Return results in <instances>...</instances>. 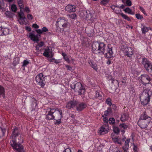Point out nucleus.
I'll return each instance as SVG.
<instances>
[{
	"label": "nucleus",
	"mask_w": 152,
	"mask_h": 152,
	"mask_svg": "<svg viewBox=\"0 0 152 152\" xmlns=\"http://www.w3.org/2000/svg\"><path fill=\"white\" fill-rule=\"evenodd\" d=\"M10 138V144L14 150L16 152H24L23 147L21 144L23 142V137L18 128L13 129Z\"/></svg>",
	"instance_id": "1"
},
{
	"label": "nucleus",
	"mask_w": 152,
	"mask_h": 152,
	"mask_svg": "<svg viewBox=\"0 0 152 152\" xmlns=\"http://www.w3.org/2000/svg\"><path fill=\"white\" fill-rule=\"evenodd\" d=\"M92 50L96 54H104L106 50V45L103 42H94L92 44Z\"/></svg>",
	"instance_id": "2"
},
{
	"label": "nucleus",
	"mask_w": 152,
	"mask_h": 152,
	"mask_svg": "<svg viewBox=\"0 0 152 152\" xmlns=\"http://www.w3.org/2000/svg\"><path fill=\"white\" fill-rule=\"evenodd\" d=\"M152 95V92L151 90L145 89L140 95V99L141 104L143 105H146L148 104Z\"/></svg>",
	"instance_id": "3"
},
{
	"label": "nucleus",
	"mask_w": 152,
	"mask_h": 152,
	"mask_svg": "<svg viewBox=\"0 0 152 152\" xmlns=\"http://www.w3.org/2000/svg\"><path fill=\"white\" fill-rule=\"evenodd\" d=\"M54 119L56 121L54 123L55 125H59L61 123V119L63 117L62 110L60 109H55Z\"/></svg>",
	"instance_id": "4"
},
{
	"label": "nucleus",
	"mask_w": 152,
	"mask_h": 152,
	"mask_svg": "<svg viewBox=\"0 0 152 152\" xmlns=\"http://www.w3.org/2000/svg\"><path fill=\"white\" fill-rule=\"evenodd\" d=\"M57 23L59 27L63 30L68 28L69 26L68 20H66L64 17L58 18Z\"/></svg>",
	"instance_id": "5"
},
{
	"label": "nucleus",
	"mask_w": 152,
	"mask_h": 152,
	"mask_svg": "<svg viewBox=\"0 0 152 152\" xmlns=\"http://www.w3.org/2000/svg\"><path fill=\"white\" fill-rule=\"evenodd\" d=\"M120 48L125 55L128 57H130L133 54V50L132 48L128 46L125 43H123L120 46Z\"/></svg>",
	"instance_id": "6"
},
{
	"label": "nucleus",
	"mask_w": 152,
	"mask_h": 152,
	"mask_svg": "<svg viewBox=\"0 0 152 152\" xmlns=\"http://www.w3.org/2000/svg\"><path fill=\"white\" fill-rule=\"evenodd\" d=\"M72 89H74L75 91H78L80 94H83L85 92V90L83 87L82 84L79 82H75L72 83L71 85Z\"/></svg>",
	"instance_id": "7"
},
{
	"label": "nucleus",
	"mask_w": 152,
	"mask_h": 152,
	"mask_svg": "<svg viewBox=\"0 0 152 152\" xmlns=\"http://www.w3.org/2000/svg\"><path fill=\"white\" fill-rule=\"evenodd\" d=\"M36 31L38 33V34L35 35L32 33L29 34L28 37L33 41L38 42L39 40V38L41 37L40 34L43 33L42 29H38L36 30Z\"/></svg>",
	"instance_id": "8"
},
{
	"label": "nucleus",
	"mask_w": 152,
	"mask_h": 152,
	"mask_svg": "<svg viewBox=\"0 0 152 152\" xmlns=\"http://www.w3.org/2000/svg\"><path fill=\"white\" fill-rule=\"evenodd\" d=\"M44 77L43 74L40 73L37 75L35 78V80L37 84L42 88L43 87L45 84Z\"/></svg>",
	"instance_id": "9"
},
{
	"label": "nucleus",
	"mask_w": 152,
	"mask_h": 152,
	"mask_svg": "<svg viewBox=\"0 0 152 152\" xmlns=\"http://www.w3.org/2000/svg\"><path fill=\"white\" fill-rule=\"evenodd\" d=\"M142 63L146 71L152 73V65L147 59L143 58Z\"/></svg>",
	"instance_id": "10"
},
{
	"label": "nucleus",
	"mask_w": 152,
	"mask_h": 152,
	"mask_svg": "<svg viewBox=\"0 0 152 152\" xmlns=\"http://www.w3.org/2000/svg\"><path fill=\"white\" fill-rule=\"evenodd\" d=\"M140 80L142 83L146 85L148 84L151 80V78L149 76L146 74H143L140 76Z\"/></svg>",
	"instance_id": "11"
},
{
	"label": "nucleus",
	"mask_w": 152,
	"mask_h": 152,
	"mask_svg": "<svg viewBox=\"0 0 152 152\" xmlns=\"http://www.w3.org/2000/svg\"><path fill=\"white\" fill-rule=\"evenodd\" d=\"M44 50L43 55L45 56L48 58L50 57H52L53 56V53L51 47H48L45 48Z\"/></svg>",
	"instance_id": "12"
},
{
	"label": "nucleus",
	"mask_w": 152,
	"mask_h": 152,
	"mask_svg": "<svg viewBox=\"0 0 152 152\" xmlns=\"http://www.w3.org/2000/svg\"><path fill=\"white\" fill-rule=\"evenodd\" d=\"M109 130V126L107 124H104L99 129L98 133L101 134H104L107 133Z\"/></svg>",
	"instance_id": "13"
},
{
	"label": "nucleus",
	"mask_w": 152,
	"mask_h": 152,
	"mask_svg": "<svg viewBox=\"0 0 152 152\" xmlns=\"http://www.w3.org/2000/svg\"><path fill=\"white\" fill-rule=\"evenodd\" d=\"M114 7V11L116 14H119L120 13V15L125 20H127L128 21H130L131 19L127 15L124 14L123 13H121V10L120 9V8L118 7H115L113 6Z\"/></svg>",
	"instance_id": "14"
},
{
	"label": "nucleus",
	"mask_w": 152,
	"mask_h": 152,
	"mask_svg": "<svg viewBox=\"0 0 152 152\" xmlns=\"http://www.w3.org/2000/svg\"><path fill=\"white\" fill-rule=\"evenodd\" d=\"M150 122V121L139 119L137 123L141 128L145 129L147 127Z\"/></svg>",
	"instance_id": "15"
},
{
	"label": "nucleus",
	"mask_w": 152,
	"mask_h": 152,
	"mask_svg": "<svg viewBox=\"0 0 152 152\" xmlns=\"http://www.w3.org/2000/svg\"><path fill=\"white\" fill-rule=\"evenodd\" d=\"M107 48L108 49L107 50V52L106 53V51H105L104 54H105L107 58H110L113 56V52L112 51V48L110 44H108L107 45Z\"/></svg>",
	"instance_id": "16"
},
{
	"label": "nucleus",
	"mask_w": 152,
	"mask_h": 152,
	"mask_svg": "<svg viewBox=\"0 0 152 152\" xmlns=\"http://www.w3.org/2000/svg\"><path fill=\"white\" fill-rule=\"evenodd\" d=\"M48 112L46 118L48 120L54 119L55 109L49 108L48 109Z\"/></svg>",
	"instance_id": "17"
},
{
	"label": "nucleus",
	"mask_w": 152,
	"mask_h": 152,
	"mask_svg": "<svg viewBox=\"0 0 152 152\" xmlns=\"http://www.w3.org/2000/svg\"><path fill=\"white\" fill-rule=\"evenodd\" d=\"M22 10H20V11L18 13L19 19H18V20L20 24L21 25H23L25 24V20L26 18L25 17L24 14L23 12L22 11Z\"/></svg>",
	"instance_id": "18"
},
{
	"label": "nucleus",
	"mask_w": 152,
	"mask_h": 152,
	"mask_svg": "<svg viewBox=\"0 0 152 152\" xmlns=\"http://www.w3.org/2000/svg\"><path fill=\"white\" fill-rule=\"evenodd\" d=\"M78 104V102L72 100L68 102L66 104V107L68 109H71L75 107Z\"/></svg>",
	"instance_id": "19"
},
{
	"label": "nucleus",
	"mask_w": 152,
	"mask_h": 152,
	"mask_svg": "<svg viewBox=\"0 0 152 152\" xmlns=\"http://www.w3.org/2000/svg\"><path fill=\"white\" fill-rule=\"evenodd\" d=\"M76 8L75 5L69 4L66 6L65 10L69 12H74L76 11Z\"/></svg>",
	"instance_id": "20"
},
{
	"label": "nucleus",
	"mask_w": 152,
	"mask_h": 152,
	"mask_svg": "<svg viewBox=\"0 0 152 152\" xmlns=\"http://www.w3.org/2000/svg\"><path fill=\"white\" fill-rule=\"evenodd\" d=\"M139 119L147 120L148 121H151V118L150 116H148L146 112H144L140 115Z\"/></svg>",
	"instance_id": "21"
},
{
	"label": "nucleus",
	"mask_w": 152,
	"mask_h": 152,
	"mask_svg": "<svg viewBox=\"0 0 152 152\" xmlns=\"http://www.w3.org/2000/svg\"><path fill=\"white\" fill-rule=\"evenodd\" d=\"M76 106L77 110L78 111H81L86 107V105L85 104L83 103H79L78 102V104Z\"/></svg>",
	"instance_id": "22"
},
{
	"label": "nucleus",
	"mask_w": 152,
	"mask_h": 152,
	"mask_svg": "<svg viewBox=\"0 0 152 152\" xmlns=\"http://www.w3.org/2000/svg\"><path fill=\"white\" fill-rule=\"evenodd\" d=\"M130 141V138H127L125 141L124 145L123 147V148L124 151H126L129 148V144Z\"/></svg>",
	"instance_id": "23"
},
{
	"label": "nucleus",
	"mask_w": 152,
	"mask_h": 152,
	"mask_svg": "<svg viewBox=\"0 0 152 152\" xmlns=\"http://www.w3.org/2000/svg\"><path fill=\"white\" fill-rule=\"evenodd\" d=\"M109 152H120L119 148L114 145H112L109 149Z\"/></svg>",
	"instance_id": "24"
},
{
	"label": "nucleus",
	"mask_w": 152,
	"mask_h": 152,
	"mask_svg": "<svg viewBox=\"0 0 152 152\" xmlns=\"http://www.w3.org/2000/svg\"><path fill=\"white\" fill-rule=\"evenodd\" d=\"M129 118V115L127 113H123L121 115L120 119L122 121H124L127 120Z\"/></svg>",
	"instance_id": "25"
},
{
	"label": "nucleus",
	"mask_w": 152,
	"mask_h": 152,
	"mask_svg": "<svg viewBox=\"0 0 152 152\" xmlns=\"http://www.w3.org/2000/svg\"><path fill=\"white\" fill-rule=\"evenodd\" d=\"M96 97L99 99H102V92L99 91H96Z\"/></svg>",
	"instance_id": "26"
},
{
	"label": "nucleus",
	"mask_w": 152,
	"mask_h": 152,
	"mask_svg": "<svg viewBox=\"0 0 152 152\" xmlns=\"http://www.w3.org/2000/svg\"><path fill=\"white\" fill-rule=\"evenodd\" d=\"M125 12L128 14L133 15L134 14V12H132V10L129 7H127L124 10Z\"/></svg>",
	"instance_id": "27"
},
{
	"label": "nucleus",
	"mask_w": 152,
	"mask_h": 152,
	"mask_svg": "<svg viewBox=\"0 0 152 152\" xmlns=\"http://www.w3.org/2000/svg\"><path fill=\"white\" fill-rule=\"evenodd\" d=\"M5 132V129L0 127V138L4 136Z\"/></svg>",
	"instance_id": "28"
},
{
	"label": "nucleus",
	"mask_w": 152,
	"mask_h": 152,
	"mask_svg": "<svg viewBox=\"0 0 152 152\" xmlns=\"http://www.w3.org/2000/svg\"><path fill=\"white\" fill-rule=\"evenodd\" d=\"M67 16L68 18L72 20L75 19L77 17V15L75 13L68 14L67 15Z\"/></svg>",
	"instance_id": "29"
},
{
	"label": "nucleus",
	"mask_w": 152,
	"mask_h": 152,
	"mask_svg": "<svg viewBox=\"0 0 152 152\" xmlns=\"http://www.w3.org/2000/svg\"><path fill=\"white\" fill-rule=\"evenodd\" d=\"M112 140L115 143L120 145L121 144V140L120 138L118 137H114L112 138Z\"/></svg>",
	"instance_id": "30"
},
{
	"label": "nucleus",
	"mask_w": 152,
	"mask_h": 152,
	"mask_svg": "<svg viewBox=\"0 0 152 152\" xmlns=\"http://www.w3.org/2000/svg\"><path fill=\"white\" fill-rule=\"evenodd\" d=\"M61 54L65 60L68 63H70V61L66 54L65 53L63 52Z\"/></svg>",
	"instance_id": "31"
},
{
	"label": "nucleus",
	"mask_w": 152,
	"mask_h": 152,
	"mask_svg": "<svg viewBox=\"0 0 152 152\" xmlns=\"http://www.w3.org/2000/svg\"><path fill=\"white\" fill-rule=\"evenodd\" d=\"M18 4L20 7V10L23 9V3L22 0H17Z\"/></svg>",
	"instance_id": "32"
},
{
	"label": "nucleus",
	"mask_w": 152,
	"mask_h": 152,
	"mask_svg": "<svg viewBox=\"0 0 152 152\" xmlns=\"http://www.w3.org/2000/svg\"><path fill=\"white\" fill-rule=\"evenodd\" d=\"M44 43L43 42H40L38 43V45L36 46V50H39L40 48L42 47L44 45Z\"/></svg>",
	"instance_id": "33"
},
{
	"label": "nucleus",
	"mask_w": 152,
	"mask_h": 152,
	"mask_svg": "<svg viewBox=\"0 0 152 152\" xmlns=\"http://www.w3.org/2000/svg\"><path fill=\"white\" fill-rule=\"evenodd\" d=\"M150 28L147 27L145 26H143L141 28V30L142 33L145 34L146 32H148L149 29Z\"/></svg>",
	"instance_id": "34"
},
{
	"label": "nucleus",
	"mask_w": 152,
	"mask_h": 152,
	"mask_svg": "<svg viewBox=\"0 0 152 152\" xmlns=\"http://www.w3.org/2000/svg\"><path fill=\"white\" fill-rule=\"evenodd\" d=\"M2 31L3 35H7L9 34V29L7 28H2Z\"/></svg>",
	"instance_id": "35"
},
{
	"label": "nucleus",
	"mask_w": 152,
	"mask_h": 152,
	"mask_svg": "<svg viewBox=\"0 0 152 152\" xmlns=\"http://www.w3.org/2000/svg\"><path fill=\"white\" fill-rule=\"evenodd\" d=\"M19 63V59L18 58H14L13 64L14 66H16Z\"/></svg>",
	"instance_id": "36"
},
{
	"label": "nucleus",
	"mask_w": 152,
	"mask_h": 152,
	"mask_svg": "<svg viewBox=\"0 0 152 152\" xmlns=\"http://www.w3.org/2000/svg\"><path fill=\"white\" fill-rule=\"evenodd\" d=\"M5 14L8 18H11L12 16V13L9 11H7L5 12Z\"/></svg>",
	"instance_id": "37"
},
{
	"label": "nucleus",
	"mask_w": 152,
	"mask_h": 152,
	"mask_svg": "<svg viewBox=\"0 0 152 152\" xmlns=\"http://www.w3.org/2000/svg\"><path fill=\"white\" fill-rule=\"evenodd\" d=\"M11 9L12 11L15 12L16 11L17 7L15 5L12 4L11 6Z\"/></svg>",
	"instance_id": "38"
},
{
	"label": "nucleus",
	"mask_w": 152,
	"mask_h": 152,
	"mask_svg": "<svg viewBox=\"0 0 152 152\" xmlns=\"http://www.w3.org/2000/svg\"><path fill=\"white\" fill-rule=\"evenodd\" d=\"M120 127L121 129H125L128 127V126L125 124H122L120 125Z\"/></svg>",
	"instance_id": "39"
},
{
	"label": "nucleus",
	"mask_w": 152,
	"mask_h": 152,
	"mask_svg": "<svg viewBox=\"0 0 152 152\" xmlns=\"http://www.w3.org/2000/svg\"><path fill=\"white\" fill-rule=\"evenodd\" d=\"M108 121L109 122V123L111 124H113L115 123V120L113 118H110Z\"/></svg>",
	"instance_id": "40"
},
{
	"label": "nucleus",
	"mask_w": 152,
	"mask_h": 152,
	"mask_svg": "<svg viewBox=\"0 0 152 152\" xmlns=\"http://www.w3.org/2000/svg\"><path fill=\"white\" fill-rule=\"evenodd\" d=\"M114 132L115 133H118L119 132V129L116 127H114L113 128Z\"/></svg>",
	"instance_id": "41"
},
{
	"label": "nucleus",
	"mask_w": 152,
	"mask_h": 152,
	"mask_svg": "<svg viewBox=\"0 0 152 152\" xmlns=\"http://www.w3.org/2000/svg\"><path fill=\"white\" fill-rule=\"evenodd\" d=\"M136 18L138 19H142L143 18V17L142 16L140 15V14L137 13L135 15Z\"/></svg>",
	"instance_id": "42"
},
{
	"label": "nucleus",
	"mask_w": 152,
	"mask_h": 152,
	"mask_svg": "<svg viewBox=\"0 0 152 152\" xmlns=\"http://www.w3.org/2000/svg\"><path fill=\"white\" fill-rule=\"evenodd\" d=\"M106 103L109 106L112 105V103L111 102V99L110 98H108L106 100Z\"/></svg>",
	"instance_id": "43"
},
{
	"label": "nucleus",
	"mask_w": 152,
	"mask_h": 152,
	"mask_svg": "<svg viewBox=\"0 0 152 152\" xmlns=\"http://www.w3.org/2000/svg\"><path fill=\"white\" fill-rule=\"evenodd\" d=\"M109 0H102L101 2V4L102 5H105L108 2Z\"/></svg>",
	"instance_id": "44"
},
{
	"label": "nucleus",
	"mask_w": 152,
	"mask_h": 152,
	"mask_svg": "<svg viewBox=\"0 0 152 152\" xmlns=\"http://www.w3.org/2000/svg\"><path fill=\"white\" fill-rule=\"evenodd\" d=\"M4 92V88L0 86V95L3 94Z\"/></svg>",
	"instance_id": "45"
},
{
	"label": "nucleus",
	"mask_w": 152,
	"mask_h": 152,
	"mask_svg": "<svg viewBox=\"0 0 152 152\" xmlns=\"http://www.w3.org/2000/svg\"><path fill=\"white\" fill-rule=\"evenodd\" d=\"M29 63L28 61L26 60L24 61L23 62V64L22 66H26L27 65H28Z\"/></svg>",
	"instance_id": "46"
},
{
	"label": "nucleus",
	"mask_w": 152,
	"mask_h": 152,
	"mask_svg": "<svg viewBox=\"0 0 152 152\" xmlns=\"http://www.w3.org/2000/svg\"><path fill=\"white\" fill-rule=\"evenodd\" d=\"M126 5L128 6H130L132 5V3L130 0H128L126 3Z\"/></svg>",
	"instance_id": "47"
},
{
	"label": "nucleus",
	"mask_w": 152,
	"mask_h": 152,
	"mask_svg": "<svg viewBox=\"0 0 152 152\" xmlns=\"http://www.w3.org/2000/svg\"><path fill=\"white\" fill-rule=\"evenodd\" d=\"M42 33L43 32H46L48 31V29L46 27H44L42 29Z\"/></svg>",
	"instance_id": "48"
},
{
	"label": "nucleus",
	"mask_w": 152,
	"mask_h": 152,
	"mask_svg": "<svg viewBox=\"0 0 152 152\" xmlns=\"http://www.w3.org/2000/svg\"><path fill=\"white\" fill-rule=\"evenodd\" d=\"M140 10L143 12L144 14H146L145 12L144 9L142 7H140Z\"/></svg>",
	"instance_id": "49"
},
{
	"label": "nucleus",
	"mask_w": 152,
	"mask_h": 152,
	"mask_svg": "<svg viewBox=\"0 0 152 152\" xmlns=\"http://www.w3.org/2000/svg\"><path fill=\"white\" fill-rule=\"evenodd\" d=\"M27 17L28 18L29 20H31L33 19V17H32V15L31 14H28L27 15Z\"/></svg>",
	"instance_id": "50"
},
{
	"label": "nucleus",
	"mask_w": 152,
	"mask_h": 152,
	"mask_svg": "<svg viewBox=\"0 0 152 152\" xmlns=\"http://www.w3.org/2000/svg\"><path fill=\"white\" fill-rule=\"evenodd\" d=\"M25 11L27 13H28L30 12V10L29 8L28 7H26L25 8Z\"/></svg>",
	"instance_id": "51"
},
{
	"label": "nucleus",
	"mask_w": 152,
	"mask_h": 152,
	"mask_svg": "<svg viewBox=\"0 0 152 152\" xmlns=\"http://www.w3.org/2000/svg\"><path fill=\"white\" fill-rule=\"evenodd\" d=\"M133 150H134V152H135L137 151V147L134 144L133 145Z\"/></svg>",
	"instance_id": "52"
},
{
	"label": "nucleus",
	"mask_w": 152,
	"mask_h": 152,
	"mask_svg": "<svg viewBox=\"0 0 152 152\" xmlns=\"http://www.w3.org/2000/svg\"><path fill=\"white\" fill-rule=\"evenodd\" d=\"M130 93L133 95H134V89L132 88L130 91Z\"/></svg>",
	"instance_id": "53"
},
{
	"label": "nucleus",
	"mask_w": 152,
	"mask_h": 152,
	"mask_svg": "<svg viewBox=\"0 0 152 152\" xmlns=\"http://www.w3.org/2000/svg\"><path fill=\"white\" fill-rule=\"evenodd\" d=\"M63 152H71V151L70 149L67 148Z\"/></svg>",
	"instance_id": "54"
},
{
	"label": "nucleus",
	"mask_w": 152,
	"mask_h": 152,
	"mask_svg": "<svg viewBox=\"0 0 152 152\" xmlns=\"http://www.w3.org/2000/svg\"><path fill=\"white\" fill-rule=\"evenodd\" d=\"M25 29L26 30L28 31H31V28L30 27L26 26L25 27Z\"/></svg>",
	"instance_id": "55"
},
{
	"label": "nucleus",
	"mask_w": 152,
	"mask_h": 152,
	"mask_svg": "<svg viewBox=\"0 0 152 152\" xmlns=\"http://www.w3.org/2000/svg\"><path fill=\"white\" fill-rule=\"evenodd\" d=\"M32 26L33 27L36 28H39V26L36 23L33 24L32 25Z\"/></svg>",
	"instance_id": "56"
},
{
	"label": "nucleus",
	"mask_w": 152,
	"mask_h": 152,
	"mask_svg": "<svg viewBox=\"0 0 152 152\" xmlns=\"http://www.w3.org/2000/svg\"><path fill=\"white\" fill-rule=\"evenodd\" d=\"M65 66L66 67L68 70H70L72 69V67L69 65H66Z\"/></svg>",
	"instance_id": "57"
},
{
	"label": "nucleus",
	"mask_w": 152,
	"mask_h": 152,
	"mask_svg": "<svg viewBox=\"0 0 152 152\" xmlns=\"http://www.w3.org/2000/svg\"><path fill=\"white\" fill-rule=\"evenodd\" d=\"M2 31V28L0 27V36L3 35Z\"/></svg>",
	"instance_id": "58"
},
{
	"label": "nucleus",
	"mask_w": 152,
	"mask_h": 152,
	"mask_svg": "<svg viewBox=\"0 0 152 152\" xmlns=\"http://www.w3.org/2000/svg\"><path fill=\"white\" fill-rule=\"evenodd\" d=\"M103 121L105 123H107L108 122V120L107 118L106 117L104 118H103Z\"/></svg>",
	"instance_id": "59"
},
{
	"label": "nucleus",
	"mask_w": 152,
	"mask_h": 152,
	"mask_svg": "<svg viewBox=\"0 0 152 152\" xmlns=\"http://www.w3.org/2000/svg\"><path fill=\"white\" fill-rule=\"evenodd\" d=\"M126 81V78L124 77L123 78V80L121 81L122 83H125Z\"/></svg>",
	"instance_id": "60"
},
{
	"label": "nucleus",
	"mask_w": 152,
	"mask_h": 152,
	"mask_svg": "<svg viewBox=\"0 0 152 152\" xmlns=\"http://www.w3.org/2000/svg\"><path fill=\"white\" fill-rule=\"evenodd\" d=\"M0 4L2 6H3L4 4L3 0H0Z\"/></svg>",
	"instance_id": "61"
},
{
	"label": "nucleus",
	"mask_w": 152,
	"mask_h": 152,
	"mask_svg": "<svg viewBox=\"0 0 152 152\" xmlns=\"http://www.w3.org/2000/svg\"><path fill=\"white\" fill-rule=\"evenodd\" d=\"M112 107L114 110H116V107L115 105L114 104H113L112 105Z\"/></svg>",
	"instance_id": "62"
},
{
	"label": "nucleus",
	"mask_w": 152,
	"mask_h": 152,
	"mask_svg": "<svg viewBox=\"0 0 152 152\" xmlns=\"http://www.w3.org/2000/svg\"><path fill=\"white\" fill-rule=\"evenodd\" d=\"M109 113V112L107 110H106L104 113V115L105 116H107Z\"/></svg>",
	"instance_id": "63"
},
{
	"label": "nucleus",
	"mask_w": 152,
	"mask_h": 152,
	"mask_svg": "<svg viewBox=\"0 0 152 152\" xmlns=\"http://www.w3.org/2000/svg\"><path fill=\"white\" fill-rule=\"evenodd\" d=\"M92 67L94 69H95L96 68V66L95 64H92L91 65Z\"/></svg>",
	"instance_id": "64"
}]
</instances>
